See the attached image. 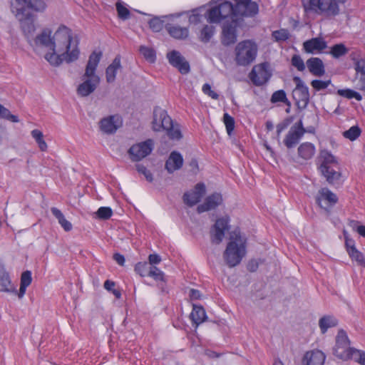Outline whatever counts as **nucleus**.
Listing matches in <instances>:
<instances>
[{
  "label": "nucleus",
  "instance_id": "7",
  "mask_svg": "<svg viewBox=\"0 0 365 365\" xmlns=\"http://www.w3.org/2000/svg\"><path fill=\"white\" fill-rule=\"evenodd\" d=\"M338 162L330 151L321 150L318 156L319 170L329 184L336 183L341 178V173L333 168Z\"/></svg>",
  "mask_w": 365,
  "mask_h": 365
},
{
  "label": "nucleus",
  "instance_id": "4",
  "mask_svg": "<svg viewBox=\"0 0 365 365\" xmlns=\"http://www.w3.org/2000/svg\"><path fill=\"white\" fill-rule=\"evenodd\" d=\"M348 0H302V6L307 14H315L328 19L341 14Z\"/></svg>",
  "mask_w": 365,
  "mask_h": 365
},
{
  "label": "nucleus",
  "instance_id": "42",
  "mask_svg": "<svg viewBox=\"0 0 365 365\" xmlns=\"http://www.w3.org/2000/svg\"><path fill=\"white\" fill-rule=\"evenodd\" d=\"M271 102L272 103L282 102L289 106L290 102L288 101L286 93L283 90H279L273 93L271 97Z\"/></svg>",
  "mask_w": 365,
  "mask_h": 365
},
{
  "label": "nucleus",
  "instance_id": "38",
  "mask_svg": "<svg viewBox=\"0 0 365 365\" xmlns=\"http://www.w3.org/2000/svg\"><path fill=\"white\" fill-rule=\"evenodd\" d=\"M46 60L53 66H59L63 61H66V56L56 51H51L45 55Z\"/></svg>",
  "mask_w": 365,
  "mask_h": 365
},
{
  "label": "nucleus",
  "instance_id": "23",
  "mask_svg": "<svg viewBox=\"0 0 365 365\" xmlns=\"http://www.w3.org/2000/svg\"><path fill=\"white\" fill-rule=\"evenodd\" d=\"M183 165V158L182 155L177 151H173L165 162V168L169 173H173L175 170H180Z\"/></svg>",
  "mask_w": 365,
  "mask_h": 365
},
{
  "label": "nucleus",
  "instance_id": "22",
  "mask_svg": "<svg viewBox=\"0 0 365 365\" xmlns=\"http://www.w3.org/2000/svg\"><path fill=\"white\" fill-rule=\"evenodd\" d=\"M222 202V197L221 194L217 192L213 193L206 197L205 202L202 204L197 206V210L199 213H202L210 210H213L220 205Z\"/></svg>",
  "mask_w": 365,
  "mask_h": 365
},
{
  "label": "nucleus",
  "instance_id": "13",
  "mask_svg": "<svg viewBox=\"0 0 365 365\" xmlns=\"http://www.w3.org/2000/svg\"><path fill=\"white\" fill-rule=\"evenodd\" d=\"M338 201L337 196L327 187L320 189L316 196L317 204L323 209L327 215L330 213L331 208Z\"/></svg>",
  "mask_w": 365,
  "mask_h": 365
},
{
  "label": "nucleus",
  "instance_id": "62",
  "mask_svg": "<svg viewBox=\"0 0 365 365\" xmlns=\"http://www.w3.org/2000/svg\"><path fill=\"white\" fill-rule=\"evenodd\" d=\"M31 136L35 139L36 142L38 140H41L43 137V135L41 130L35 129L31 131Z\"/></svg>",
  "mask_w": 365,
  "mask_h": 365
},
{
  "label": "nucleus",
  "instance_id": "40",
  "mask_svg": "<svg viewBox=\"0 0 365 365\" xmlns=\"http://www.w3.org/2000/svg\"><path fill=\"white\" fill-rule=\"evenodd\" d=\"M361 130L358 125H353L349 130L343 132V136L351 141L356 140L361 135Z\"/></svg>",
  "mask_w": 365,
  "mask_h": 365
},
{
  "label": "nucleus",
  "instance_id": "6",
  "mask_svg": "<svg viewBox=\"0 0 365 365\" xmlns=\"http://www.w3.org/2000/svg\"><path fill=\"white\" fill-rule=\"evenodd\" d=\"M152 128L156 132L165 130L167 135L172 140H180L182 138V134L178 125L175 126L167 111L160 107H155L153 110Z\"/></svg>",
  "mask_w": 365,
  "mask_h": 365
},
{
  "label": "nucleus",
  "instance_id": "41",
  "mask_svg": "<svg viewBox=\"0 0 365 365\" xmlns=\"http://www.w3.org/2000/svg\"><path fill=\"white\" fill-rule=\"evenodd\" d=\"M337 93L343 97H345L348 99L355 98L356 100L360 101L362 99L361 95L351 89H339L337 91Z\"/></svg>",
  "mask_w": 365,
  "mask_h": 365
},
{
  "label": "nucleus",
  "instance_id": "58",
  "mask_svg": "<svg viewBox=\"0 0 365 365\" xmlns=\"http://www.w3.org/2000/svg\"><path fill=\"white\" fill-rule=\"evenodd\" d=\"M202 16L199 13L198 9L192 11V14L189 16V22L192 24H197L202 20Z\"/></svg>",
  "mask_w": 365,
  "mask_h": 365
},
{
  "label": "nucleus",
  "instance_id": "19",
  "mask_svg": "<svg viewBox=\"0 0 365 365\" xmlns=\"http://www.w3.org/2000/svg\"><path fill=\"white\" fill-rule=\"evenodd\" d=\"M205 193V186L203 183H197L193 190L187 192L183 195L184 202L192 207L200 201Z\"/></svg>",
  "mask_w": 365,
  "mask_h": 365
},
{
  "label": "nucleus",
  "instance_id": "18",
  "mask_svg": "<svg viewBox=\"0 0 365 365\" xmlns=\"http://www.w3.org/2000/svg\"><path fill=\"white\" fill-rule=\"evenodd\" d=\"M167 58L169 63L178 70L182 74H186L190 71L189 63L178 51L173 50L167 53Z\"/></svg>",
  "mask_w": 365,
  "mask_h": 365
},
{
  "label": "nucleus",
  "instance_id": "46",
  "mask_svg": "<svg viewBox=\"0 0 365 365\" xmlns=\"http://www.w3.org/2000/svg\"><path fill=\"white\" fill-rule=\"evenodd\" d=\"M223 120L227 134L230 135L235 128V120L227 113L224 114Z\"/></svg>",
  "mask_w": 365,
  "mask_h": 365
},
{
  "label": "nucleus",
  "instance_id": "29",
  "mask_svg": "<svg viewBox=\"0 0 365 365\" xmlns=\"http://www.w3.org/2000/svg\"><path fill=\"white\" fill-rule=\"evenodd\" d=\"M0 291L16 292V290L11 284L9 274L3 267H0Z\"/></svg>",
  "mask_w": 365,
  "mask_h": 365
},
{
  "label": "nucleus",
  "instance_id": "8",
  "mask_svg": "<svg viewBox=\"0 0 365 365\" xmlns=\"http://www.w3.org/2000/svg\"><path fill=\"white\" fill-rule=\"evenodd\" d=\"M257 45L252 40H244L235 48V61L238 66H247L252 63L257 55Z\"/></svg>",
  "mask_w": 365,
  "mask_h": 365
},
{
  "label": "nucleus",
  "instance_id": "55",
  "mask_svg": "<svg viewBox=\"0 0 365 365\" xmlns=\"http://www.w3.org/2000/svg\"><path fill=\"white\" fill-rule=\"evenodd\" d=\"M136 169H137V170H138V172L139 173H141V174H143L145 176V179L148 182H152L153 181V178L152 173L144 165H140V164H138L136 165Z\"/></svg>",
  "mask_w": 365,
  "mask_h": 365
},
{
  "label": "nucleus",
  "instance_id": "36",
  "mask_svg": "<svg viewBox=\"0 0 365 365\" xmlns=\"http://www.w3.org/2000/svg\"><path fill=\"white\" fill-rule=\"evenodd\" d=\"M215 32V27L212 25H205L200 30L199 34V39L202 43H208Z\"/></svg>",
  "mask_w": 365,
  "mask_h": 365
},
{
  "label": "nucleus",
  "instance_id": "16",
  "mask_svg": "<svg viewBox=\"0 0 365 365\" xmlns=\"http://www.w3.org/2000/svg\"><path fill=\"white\" fill-rule=\"evenodd\" d=\"M122 123V118L119 115H111L100 120L99 128L103 133L110 135L115 133Z\"/></svg>",
  "mask_w": 365,
  "mask_h": 365
},
{
  "label": "nucleus",
  "instance_id": "43",
  "mask_svg": "<svg viewBox=\"0 0 365 365\" xmlns=\"http://www.w3.org/2000/svg\"><path fill=\"white\" fill-rule=\"evenodd\" d=\"M348 50L343 43H339L331 48L329 53L336 58H338L347 53Z\"/></svg>",
  "mask_w": 365,
  "mask_h": 365
},
{
  "label": "nucleus",
  "instance_id": "25",
  "mask_svg": "<svg viewBox=\"0 0 365 365\" xmlns=\"http://www.w3.org/2000/svg\"><path fill=\"white\" fill-rule=\"evenodd\" d=\"M304 49L307 53H314L321 52L327 47V42L321 38H313L306 41L304 44Z\"/></svg>",
  "mask_w": 365,
  "mask_h": 365
},
{
  "label": "nucleus",
  "instance_id": "26",
  "mask_svg": "<svg viewBox=\"0 0 365 365\" xmlns=\"http://www.w3.org/2000/svg\"><path fill=\"white\" fill-rule=\"evenodd\" d=\"M307 66L309 72L315 76H322L324 73L323 61L317 57H312L307 61Z\"/></svg>",
  "mask_w": 365,
  "mask_h": 365
},
{
  "label": "nucleus",
  "instance_id": "57",
  "mask_svg": "<svg viewBox=\"0 0 365 365\" xmlns=\"http://www.w3.org/2000/svg\"><path fill=\"white\" fill-rule=\"evenodd\" d=\"M202 92L212 98V99L217 100L219 98V95L212 90L211 86L209 83H205L202 88Z\"/></svg>",
  "mask_w": 365,
  "mask_h": 365
},
{
  "label": "nucleus",
  "instance_id": "53",
  "mask_svg": "<svg viewBox=\"0 0 365 365\" xmlns=\"http://www.w3.org/2000/svg\"><path fill=\"white\" fill-rule=\"evenodd\" d=\"M149 265L146 262H138L135 267V271L141 277L148 275Z\"/></svg>",
  "mask_w": 365,
  "mask_h": 365
},
{
  "label": "nucleus",
  "instance_id": "39",
  "mask_svg": "<svg viewBox=\"0 0 365 365\" xmlns=\"http://www.w3.org/2000/svg\"><path fill=\"white\" fill-rule=\"evenodd\" d=\"M348 359H352L361 365H365V352L354 348H351L348 352Z\"/></svg>",
  "mask_w": 365,
  "mask_h": 365
},
{
  "label": "nucleus",
  "instance_id": "34",
  "mask_svg": "<svg viewBox=\"0 0 365 365\" xmlns=\"http://www.w3.org/2000/svg\"><path fill=\"white\" fill-rule=\"evenodd\" d=\"M51 213L55 216V217L58 220V223L63 227V229L66 232H69L72 230L73 225L72 224L67 220L62 212L56 207H52L51 209Z\"/></svg>",
  "mask_w": 365,
  "mask_h": 365
},
{
  "label": "nucleus",
  "instance_id": "27",
  "mask_svg": "<svg viewBox=\"0 0 365 365\" xmlns=\"http://www.w3.org/2000/svg\"><path fill=\"white\" fill-rule=\"evenodd\" d=\"M354 68L359 77V89L365 91V59L361 58L356 61Z\"/></svg>",
  "mask_w": 365,
  "mask_h": 365
},
{
  "label": "nucleus",
  "instance_id": "2",
  "mask_svg": "<svg viewBox=\"0 0 365 365\" xmlns=\"http://www.w3.org/2000/svg\"><path fill=\"white\" fill-rule=\"evenodd\" d=\"M79 41L73 36L71 30L64 25L58 27L53 36L51 51H56L66 56L67 63L73 62L78 58Z\"/></svg>",
  "mask_w": 365,
  "mask_h": 365
},
{
  "label": "nucleus",
  "instance_id": "1",
  "mask_svg": "<svg viewBox=\"0 0 365 365\" xmlns=\"http://www.w3.org/2000/svg\"><path fill=\"white\" fill-rule=\"evenodd\" d=\"M216 3L205 14L210 24L237 21L238 16H252L259 11L258 5L252 0H217Z\"/></svg>",
  "mask_w": 365,
  "mask_h": 365
},
{
  "label": "nucleus",
  "instance_id": "21",
  "mask_svg": "<svg viewBox=\"0 0 365 365\" xmlns=\"http://www.w3.org/2000/svg\"><path fill=\"white\" fill-rule=\"evenodd\" d=\"M325 354L320 350L315 349L306 352L302 359V365H323Z\"/></svg>",
  "mask_w": 365,
  "mask_h": 365
},
{
  "label": "nucleus",
  "instance_id": "64",
  "mask_svg": "<svg viewBox=\"0 0 365 365\" xmlns=\"http://www.w3.org/2000/svg\"><path fill=\"white\" fill-rule=\"evenodd\" d=\"M258 267V264L255 260H251L247 264V269L250 272H255Z\"/></svg>",
  "mask_w": 365,
  "mask_h": 365
},
{
  "label": "nucleus",
  "instance_id": "63",
  "mask_svg": "<svg viewBox=\"0 0 365 365\" xmlns=\"http://www.w3.org/2000/svg\"><path fill=\"white\" fill-rule=\"evenodd\" d=\"M104 288L109 291V292H112V290L114 289V287H115V282H113V281H110V280H108L107 279L105 282H104V285H103Z\"/></svg>",
  "mask_w": 365,
  "mask_h": 365
},
{
  "label": "nucleus",
  "instance_id": "35",
  "mask_svg": "<svg viewBox=\"0 0 365 365\" xmlns=\"http://www.w3.org/2000/svg\"><path fill=\"white\" fill-rule=\"evenodd\" d=\"M192 322L197 325L202 323L206 318V313L203 307L194 305L190 314Z\"/></svg>",
  "mask_w": 365,
  "mask_h": 365
},
{
  "label": "nucleus",
  "instance_id": "59",
  "mask_svg": "<svg viewBox=\"0 0 365 365\" xmlns=\"http://www.w3.org/2000/svg\"><path fill=\"white\" fill-rule=\"evenodd\" d=\"M148 259H149V264L150 265L157 264L160 263L161 261L160 257L157 254L150 255L148 257Z\"/></svg>",
  "mask_w": 365,
  "mask_h": 365
},
{
  "label": "nucleus",
  "instance_id": "49",
  "mask_svg": "<svg viewBox=\"0 0 365 365\" xmlns=\"http://www.w3.org/2000/svg\"><path fill=\"white\" fill-rule=\"evenodd\" d=\"M349 255L352 259L356 260L359 265L365 267V258L358 250H351Z\"/></svg>",
  "mask_w": 365,
  "mask_h": 365
},
{
  "label": "nucleus",
  "instance_id": "11",
  "mask_svg": "<svg viewBox=\"0 0 365 365\" xmlns=\"http://www.w3.org/2000/svg\"><path fill=\"white\" fill-rule=\"evenodd\" d=\"M293 81L296 85L292 92L293 98L299 107L305 108L309 102V88L298 76H294Z\"/></svg>",
  "mask_w": 365,
  "mask_h": 365
},
{
  "label": "nucleus",
  "instance_id": "33",
  "mask_svg": "<svg viewBox=\"0 0 365 365\" xmlns=\"http://www.w3.org/2000/svg\"><path fill=\"white\" fill-rule=\"evenodd\" d=\"M337 324V319L330 315L324 316L319 320V326L322 334L326 333L329 328L334 327Z\"/></svg>",
  "mask_w": 365,
  "mask_h": 365
},
{
  "label": "nucleus",
  "instance_id": "61",
  "mask_svg": "<svg viewBox=\"0 0 365 365\" xmlns=\"http://www.w3.org/2000/svg\"><path fill=\"white\" fill-rule=\"evenodd\" d=\"M189 297L191 299H199L200 298V292L197 289H191L189 292Z\"/></svg>",
  "mask_w": 365,
  "mask_h": 365
},
{
  "label": "nucleus",
  "instance_id": "37",
  "mask_svg": "<svg viewBox=\"0 0 365 365\" xmlns=\"http://www.w3.org/2000/svg\"><path fill=\"white\" fill-rule=\"evenodd\" d=\"M32 281L31 272L30 271H25L22 273L21 277V284L18 296L19 298L23 297L26 292V288L31 284Z\"/></svg>",
  "mask_w": 365,
  "mask_h": 365
},
{
  "label": "nucleus",
  "instance_id": "20",
  "mask_svg": "<svg viewBox=\"0 0 365 365\" xmlns=\"http://www.w3.org/2000/svg\"><path fill=\"white\" fill-rule=\"evenodd\" d=\"M237 21H232L222 27L221 41L225 46H230L237 41Z\"/></svg>",
  "mask_w": 365,
  "mask_h": 365
},
{
  "label": "nucleus",
  "instance_id": "31",
  "mask_svg": "<svg viewBox=\"0 0 365 365\" xmlns=\"http://www.w3.org/2000/svg\"><path fill=\"white\" fill-rule=\"evenodd\" d=\"M166 29L168 34L173 38L177 39H185L189 35L188 29L186 27H181L177 25L168 24Z\"/></svg>",
  "mask_w": 365,
  "mask_h": 365
},
{
  "label": "nucleus",
  "instance_id": "60",
  "mask_svg": "<svg viewBox=\"0 0 365 365\" xmlns=\"http://www.w3.org/2000/svg\"><path fill=\"white\" fill-rule=\"evenodd\" d=\"M113 259L119 264L123 266L125 263V257L120 253H115L113 255Z\"/></svg>",
  "mask_w": 365,
  "mask_h": 365
},
{
  "label": "nucleus",
  "instance_id": "17",
  "mask_svg": "<svg viewBox=\"0 0 365 365\" xmlns=\"http://www.w3.org/2000/svg\"><path fill=\"white\" fill-rule=\"evenodd\" d=\"M229 229V220L227 217L217 219L210 230V237L212 243L220 244L224 237L225 232Z\"/></svg>",
  "mask_w": 365,
  "mask_h": 365
},
{
  "label": "nucleus",
  "instance_id": "51",
  "mask_svg": "<svg viewBox=\"0 0 365 365\" xmlns=\"http://www.w3.org/2000/svg\"><path fill=\"white\" fill-rule=\"evenodd\" d=\"M272 36L277 41H284L288 39L289 33L285 29H281L273 31Z\"/></svg>",
  "mask_w": 365,
  "mask_h": 365
},
{
  "label": "nucleus",
  "instance_id": "10",
  "mask_svg": "<svg viewBox=\"0 0 365 365\" xmlns=\"http://www.w3.org/2000/svg\"><path fill=\"white\" fill-rule=\"evenodd\" d=\"M249 76L253 84L257 86L265 84L272 76L269 63L264 62L255 66Z\"/></svg>",
  "mask_w": 365,
  "mask_h": 365
},
{
  "label": "nucleus",
  "instance_id": "3",
  "mask_svg": "<svg viewBox=\"0 0 365 365\" xmlns=\"http://www.w3.org/2000/svg\"><path fill=\"white\" fill-rule=\"evenodd\" d=\"M102 56L101 52L93 51L87 62L85 72L81 76V83L78 86L76 92L81 97H87L93 93L100 84L101 78L96 73V68Z\"/></svg>",
  "mask_w": 365,
  "mask_h": 365
},
{
  "label": "nucleus",
  "instance_id": "48",
  "mask_svg": "<svg viewBox=\"0 0 365 365\" xmlns=\"http://www.w3.org/2000/svg\"><path fill=\"white\" fill-rule=\"evenodd\" d=\"M291 63L299 71H303L305 69V64L299 55L294 54L292 57Z\"/></svg>",
  "mask_w": 365,
  "mask_h": 365
},
{
  "label": "nucleus",
  "instance_id": "15",
  "mask_svg": "<svg viewBox=\"0 0 365 365\" xmlns=\"http://www.w3.org/2000/svg\"><path fill=\"white\" fill-rule=\"evenodd\" d=\"M153 149L152 140H147L131 146L128 150L130 158L133 161H139L148 156Z\"/></svg>",
  "mask_w": 365,
  "mask_h": 365
},
{
  "label": "nucleus",
  "instance_id": "47",
  "mask_svg": "<svg viewBox=\"0 0 365 365\" xmlns=\"http://www.w3.org/2000/svg\"><path fill=\"white\" fill-rule=\"evenodd\" d=\"M112 214L113 211L109 207H101L96 212L97 217L101 220L109 219Z\"/></svg>",
  "mask_w": 365,
  "mask_h": 365
},
{
  "label": "nucleus",
  "instance_id": "14",
  "mask_svg": "<svg viewBox=\"0 0 365 365\" xmlns=\"http://www.w3.org/2000/svg\"><path fill=\"white\" fill-rule=\"evenodd\" d=\"M349 344L346 333L343 329H340L336 336V344L333 349L334 354L339 359L347 360L348 352L351 348Z\"/></svg>",
  "mask_w": 365,
  "mask_h": 365
},
{
  "label": "nucleus",
  "instance_id": "56",
  "mask_svg": "<svg viewBox=\"0 0 365 365\" xmlns=\"http://www.w3.org/2000/svg\"><path fill=\"white\" fill-rule=\"evenodd\" d=\"M116 9L118 11V16L125 20L129 18L130 16V11L129 10L125 8L124 6L121 5L120 4L118 3L116 4Z\"/></svg>",
  "mask_w": 365,
  "mask_h": 365
},
{
  "label": "nucleus",
  "instance_id": "45",
  "mask_svg": "<svg viewBox=\"0 0 365 365\" xmlns=\"http://www.w3.org/2000/svg\"><path fill=\"white\" fill-rule=\"evenodd\" d=\"M148 276L153 277L155 280L165 282V274L158 267L150 266Z\"/></svg>",
  "mask_w": 365,
  "mask_h": 365
},
{
  "label": "nucleus",
  "instance_id": "50",
  "mask_svg": "<svg viewBox=\"0 0 365 365\" xmlns=\"http://www.w3.org/2000/svg\"><path fill=\"white\" fill-rule=\"evenodd\" d=\"M150 28L155 32H159L163 28V21L159 18H153L149 21Z\"/></svg>",
  "mask_w": 365,
  "mask_h": 365
},
{
  "label": "nucleus",
  "instance_id": "54",
  "mask_svg": "<svg viewBox=\"0 0 365 365\" xmlns=\"http://www.w3.org/2000/svg\"><path fill=\"white\" fill-rule=\"evenodd\" d=\"M343 234L345 239V245L346 247L347 252L349 254V252H351V250L354 251V250L356 249L355 247V242L353 239L349 237L346 230H344Z\"/></svg>",
  "mask_w": 365,
  "mask_h": 365
},
{
  "label": "nucleus",
  "instance_id": "32",
  "mask_svg": "<svg viewBox=\"0 0 365 365\" xmlns=\"http://www.w3.org/2000/svg\"><path fill=\"white\" fill-rule=\"evenodd\" d=\"M303 136L302 131H295L293 128L287 133L284 143L287 148H291L295 146Z\"/></svg>",
  "mask_w": 365,
  "mask_h": 365
},
{
  "label": "nucleus",
  "instance_id": "9",
  "mask_svg": "<svg viewBox=\"0 0 365 365\" xmlns=\"http://www.w3.org/2000/svg\"><path fill=\"white\" fill-rule=\"evenodd\" d=\"M11 12L19 21L21 28L28 39L31 37L36 30L34 15L31 12H24L22 10L11 7Z\"/></svg>",
  "mask_w": 365,
  "mask_h": 365
},
{
  "label": "nucleus",
  "instance_id": "52",
  "mask_svg": "<svg viewBox=\"0 0 365 365\" xmlns=\"http://www.w3.org/2000/svg\"><path fill=\"white\" fill-rule=\"evenodd\" d=\"M331 83V81H321V80H313L311 82L312 86L316 90V91H321L323 89L327 88L329 85Z\"/></svg>",
  "mask_w": 365,
  "mask_h": 365
},
{
  "label": "nucleus",
  "instance_id": "12",
  "mask_svg": "<svg viewBox=\"0 0 365 365\" xmlns=\"http://www.w3.org/2000/svg\"><path fill=\"white\" fill-rule=\"evenodd\" d=\"M11 7L22 10L24 12L43 13L47 4L44 0H14Z\"/></svg>",
  "mask_w": 365,
  "mask_h": 365
},
{
  "label": "nucleus",
  "instance_id": "44",
  "mask_svg": "<svg viewBox=\"0 0 365 365\" xmlns=\"http://www.w3.org/2000/svg\"><path fill=\"white\" fill-rule=\"evenodd\" d=\"M139 51L149 62L153 63L155 61V53L153 48L141 46Z\"/></svg>",
  "mask_w": 365,
  "mask_h": 365
},
{
  "label": "nucleus",
  "instance_id": "28",
  "mask_svg": "<svg viewBox=\"0 0 365 365\" xmlns=\"http://www.w3.org/2000/svg\"><path fill=\"white\" fill-rule=\"evenodd\" d=\"M298 155L304 160L312 158L316 152V148L314 144L306 142L302 143L298 148Z\"/></svg>",
  "mask_w": 365,
  "mask_h": 365
},
{
  "label": "nucleus",
  "instance_id": "24",
  "mask_svg": "<svg viewBox=\"0 0 365 365\" xmlns=\"http://www.w3.org/2000/svg\"><path fill=\"white\" fill-rule=\"evenodd\" d=\"M52 31L49 29H44L41 34L37 35L34 39L35 46L45 47L51 51L53 44Z\"/></svg>",
  "mask_w": 365,
  "mask_h": 365
},
{
  "label": "nucleus",
  "instance_id": "30",
  "mask_svg": "<svg viewBox=\"0 0 365 365\" xmlns=\"http://www.w3.org/2000/svg\"><path fill=\"white\" fill-rule=\"evenodd\" d=\"M120 67V57L117 56L106 70V77L108 83L114 82L117 71Z\"/></svg>",
  "mask_w": 365,
  "mask_h": 365
},
{
  "label": "nucleus",
  "instance_id": "5",
  "mask_svg": "<svg viewBox=\"0 0 365 365\" xmlns=\"http://www.w3.org/2000/svg\"><path fill=\"white\" fill-rule=\"evenodd\" d=\"M230 242L224 252L223 257L230 267L240 263L246 254V239L240 234V230H235L230 233Z\"/></svg>",
  "mask_w": 365,
  "mask_h": 365
}]
</instances>
